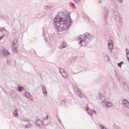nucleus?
Listing matches in <instances>:
<instances>
[{
  "label": "nucleus",
  "mask_w": 129,
  "mask_h": 129,
  "mask_svg": "<svg viewBox=\"0 0 129 129\" xmlns=\"http://www.w3.org/2000/svg\"><path fill=\"white\" fill-rule=\"evenodd\" d=\"M114 18L115 20L117 21L118 26H119V27H121V25L122 24V19L121 18V17H120V15L118 12H114Z\"/></svg>",
  "instance_id": "3"
},
{
  "label": "nucleus",
  "mask_w": 129,
  "mask_h": 129,
  "mask_svg": "<svg viewBox=\"0 0 129 129\" xmlns=\"http://www.w3.org/2000/svg\"><path fill=\"white\" fill-rule=\"evenodd\" d=\"M122 64H123V61H121L117 63L118 67H121Z\"/></svg>",
  "instance_id": "27"
},
{
  "label": "nucleus",
  "mask_w": 129,
  "mask_h": 129,
  "mask_svg": "<svg viewBox=\"0 0 129 129\" xmlns=\"http://www.w3.org/2000/svg\"><path fill=\"white\" fill-rule=\"evenodd\" d=\"M59 72L61 74H62V72L63 73H65V70H64V69L62 68H59Z\"/></svg>",
  "instance_id": "25"
},
{
  "label": "nucleus",
  "mask_w": 129,
  "mask_h": 129,
  "mask_svg": "<svg viewBox=\"0 0 129 129\" xmlns=\"http://www.w3.org/2000/svg\"><path fill=\"white\" fill-rule=\"evenodd\" d=\"M118 3H119L120 4H122V2H123V0H117Z\"/></svg>",
  "instance_id": "31"
},
{
  "label": "nucleus",
  "mask_w": 129,
  "mask_h": 129,
  "mask_svg": "<svg viewBox=\"0 0 129 129\" xmlns=\"http://www.w3.org/2000/svg\"><path fill=\"white\" fill-rule=\"evenodd\" d=\"M11 94H13V93H16V91H11L10 92Z\"/></svg>",
  "instance_id": "35"
},
{
  "label": "nucleus",
  "mask_w": 129,
  "mask_h": 129,
  "mask_svg": "<svg viewBox=\"0 0 129 129\" xmlns=\"http://www.w3.org/2000/svg\"><path fill=\"white\" fill-rule=\"evenodd\" d=\"M99 127L100 129H106V127H105L104 126L102 125H100L99 126Z\"/></svg>",
  "instance_id": "29"
},
{
  "label": "nucleus",
  "mask_w": 129,
  "mask_h": 129,
  "mask_svg": "<svg viewBox=\"0 0 129 129\" xmlns=\"http://www.w3.org/2000/svg\"><path fill=\"white\" fill-rule=\"evenodd\" d=\"M15 112H18V109H15Z\"/></svg>",
  "instance_id": "40"
},
{
  "label": "nucleus",
  "mask_w": 129,
  "mask_h": 129,
  "mask_svg": "<svg viewBox=\"0 0 129 129\" xmlns=\"http://www.w3.org/2000/svg\"><path fill=\"white\" fill-rule=\"evenodd\" d=\"M2 52L4 56H9L11 54V53H10V52H9L8 49L6 48H3L2 50Z\"/></svg>",
  "instance_id": "14"
},
{
  "label": "nucleus",
  "mask_w": 129,
  "mask_h": 129,
  "mask_svg": "<svg viewBox=\"0 0 129 129\" xmlns=\"http://www.w3.org/2000/svg\"><path fill=\"white\" fill-rule=\"evenodd\" d=\"M17 91H18L19 92H22V91H25V88L21 86H18Z\"/></svg>",
  "instance_id": "18"
},
{
  "label": "nucleus",
  "mask_w": 129,
  "mask_h": 129,
  "mask_svg": "<svg viewBox=\"0 0 129 129\" xmlns=\"http://www.w3.org/2000/svg\"><path fill=\"white\" fill-rule=\"evenodd\" d=\"M25 96L27 98V99H30V100L33 101V96L28 92H25Z\"/></svg>",
  "instance_id": "13"
},
{
  "label": "nucleus",
  "mask_w": 129,
  "mask_h": 129,
  "mask_svg": "<svg viewBox=\"0 0 129 129\" xmlns=\"http://www.w3.org/2000/svg\"><path fill=\"white\" fill-rule=\"evenodd\" d=\"M42 123V120L41 119H37L35 122L36 126H40Z\"/></svg>",
  "instance_id": "17"
},
{
  "label": "nucleus",
  "mask_w": 129,
  "mask_h": 129,
  "mask_svg": "<svg viewBox=\"0 0 129 129\" xmlns=\"http://www.w3.org/2000/svg\"><path fill=\"white\" fill-rule=\"evenodd\" d=\"M42 91L44 94V96H47V90H46V87L43 86L42 87Z\"/></svg>",
  "instance_id": "19"
},
{
  "label": "nucleus",
  "mask_w": 129,
  "mask_h": 129,
  "mask_svg": "<svg viewBox=\"0 0 129 129\" xmlns=\"http://www.w3.org/2000/svg\"><path fill=\"white\" fill-rule=\"evenodd\" d=\"M103 57L106 61H107V62H109V57L107 56V54H106V53L103 54Z\"/></svg>",
  "instance_id": "20"
},
{
  "label": "nucleus",
  "mask_w": 129,
  "mask_h": 129,
  "mask_svg": "<svg viewBox=\"0 0 129 129\" xmlns=\"http://www.w3.org/2000/svg\"><path fill=\"white\" fill-rule=\"evenodd\" d=\"M122 105L124 107L129 108V102L126 99H123L122 101Z\"/></svg>",
  "instance_id": "11"
},
{
  "label": "nucleus",
  "mask_w": 129,
  "mask_h": 129,
  "mask_svg": "<svg viewBox=\"0 0 129 129\" xmlns=\"http://www.w3.org/2000/svg\"><path fill=\"white\" fill-rule=\"evenodd\" d=\"M72 7H73L74 9H75V4H74V3H72Z\"/></svg>",
  "instance_id": "34"
},
{
  "label": "nucleus",
  "mask_w": 129,
  "mask_h": 129,
  "mask_svg": "<svg viewBox=\"0 0 129 129\" xmlns=\"http://www.w3.org/2000/svg\"><path fill=\"white\" fill-rule=\"evenodd\" d=\"M23 121H26L27 122H29V119H26V120H25V119H22Z\"/></svg>",
  "instance_id": "36"
},
{
  "label": "nucleus",
  "mask_w": 129,
  "mask_h": 129,
  "mask_svg": "<svg viewBox=\"0 0 129 129\" xmlns=\"http://www.w3.org/2000/svg\"><path fill=\"white\" fill-rule=\"evenodd\" d=\"M75 3H76V4H79V3H80V2H81V0H74Z\"/></svg>",
  "instance_id": "30"
},
{
  "label": "nucleus",
  "mask_w": 129,
  "mask_h": 129,
  "mask_svg": "<svg viewBox=\"0 0 129 129\" xmlns=\"http://www.w3.org/2000/svg\"><path fill=\"white\" fill-rule=\"evenodd\" d=\"M108 47L110 49V52H112V49H113V42L112 40L108 41Z\"/></svg>",
  "instance_id": "10"
},
{
  "label": "nucleus",
  "mask_w": 129,
  "mask_h": 129,
  "mask_svg": "<svg viewBox=\"0 0 129 129\" xmlns=\"http://www.w3.org/2000/svg\"><path fill=\"white\" fill-rule=\"evenodd\" d=\"M76 61V59L74 58V59H72L71 62H72V63H74V62H75Z\"/></svg>",
  "instance_id": "33"
},
{
  "label": "nucleus",
  "mask_w": 129,
  "mask_h": 129,
  "mask_svg": "<svg viewBox=\"0 0 129 129\" xmlns=\"http://www.w3.org/2000/svg\"><path fill=\"white\" fill-rule=\"evenodd\" d=\"M99 95H100V98L101 100H102V102L103 103L105 102V101H104V100H105V97L104 96H102L101 95H100V94H99Z\"/></svg>",
  "instance_id": "22"
},
{
  "label": "nucleus",
  "mask_w": 129,
  "mask_h": 129,
  "mask_svg": "<svg viewBox=\"0 0 129 129\" xmlns=\"http://www.w3.org/2000/svg\"><path fill=\"white\" fill-rule=\"evenodd\" d=\"M0 32H1V33H4V32H7V30L4 27H1Z\"/></svg>",
  "instance_id": "23"
},
{
  "label": "nucleus",
  "mask_w": 129,
  "mask_h": 129,
  "mask_svg": "<svg viewBox=\"0 0 129 129\" xmlns=\"http://www.w3.org/2000/svg\"><path fill=\"white\" fill-rule=\"evenodd\" d=\"M15 115H16V116H18V115H19V113L15 112Z\"/></svg>",
  "instance_id": "38"
},
{
  "label": "nucleus",
  "mask_w": 129,
  "mask_h": 129,
  "mask_svg": "<svg viewBox=\"0 0 129 129\" xmlns=\"http://www.w3.org/2000/svg\"><path fill=\"white\" fill-rule=\"evenodd\" d=\"M85 110H87L88 114H90L91 116H92L93 113H94V114H96V111H95V110L93 109L90 110L88 107H86Z\"/></svg>",
  "instance_id": "9"
},
{
  "label": "nucleus",
  "mask_w": 129,
  "mask_h": 129,
  "mask_svg": "<svg viewBox=\"0 0 129 129\" xmlns=\"http://www.w3.org/2000/svg\"><path fill=\"white\" fill-rule=\"evenodd\" d=\"M119 81L120 85H122L123 87H125V91H129V88L127 86V84L126 83V80L122 77H120L119 78Z\"/></svg>",
  "instance_id": "5"
},
{
  "label": "nucleus",
  "mask_w": 129,
  "mask_h": 129,
  "mask_svg": "<svg viewBox=\"0 0 129 129\" xmlns=\"http://www.w3.org/2000/svg\"><path fill=\"white\" fill-rule=\"evenodd\" d=\"M53 24L55 30H57L58 32H63L69 29L73 24V20L69 13L67 11H62L54 18Z\"/></svg>",
  "instance_id": "1"
},
{
  "label": "nucleus",
  "mask_w": 129,
  "mask_h": 129,
  "mask_svg": "<svg viewBox=\"0 0 129 129\" xmlns=\"http://www.w3.org/2000/svg\"><path fill=\"white\" fill-rule=\"evenodd\" d=\"M104 107H112V103L108 101H105L103 103Z\"/></svg>",
  "instance_id": "12"
},
{
  "label": "nucleus",
  "mask_w": 129,
  "mask_h": 129,
  "mask_svg": "<svg viewBox=\"0 0 129 129\" xmlns=\"http://www.w3.org/2000/svg\"><path fill=\"white\" fill-rule=\"evenodd\" d=\"M32 124L30 123H29L28 124H26L25 127L27 128H29V127H32Z\"/></svg>",
  "instance_id": "26"
},
{
  "label": "nucleus",
  "mask_w": 129,
  "mask_h": 129,
  "mask_svg": "<svg viewBox=\"0 0 129 129\" xmlns=\"http://www.w3.org/2000/svg\"><path fill=\"white\" fill-rule=\"evenodd\" d=\"M7 63H9V60H7Z\"/></svg>",
  "instance_id": "42"
},
{
  "label": "nucleus",
  "mask_w": 129,
  "mask_h": 129,
  "mask_svg": "<svg viewBox=\"0 0 129 129\" xmlns=\"http://www.w3.org/2000/svg\"><path fill=\"white\" fill-rule=\"evenodd\" d=\"M73 88L75 92H76V93L78 94V96H79V97H82V93H81V91L78 90V88H77L76 85H74Z\"/></svg>",
  "instance_id": "8"
},
{
  "label": "nucleus",
  "mask_w": 129,
  "mask_h": 129,
  "mask_svg": "<svg viewBox=\"0 0 129 129\" xmlns=\"http://www.w3.org/2000/svg\"><path fill=\"white\" fill-rule=\"evenodd\" d=\"M61 104H64V105H66V100H63L62 101H61Z\"/></svg>",
  "instance_id": "28"
},
{
  "label": "nucleus",
  "mask_w": 129,
  "mask_h": 129,
  "mask_svg": "<svg viewBox=\"0 0 129 129\" xmlns=\"http://www.w3.org/2000/svg\"><path fill=\"white\" fill-rule=\"evenodd\" d=\"M94 39V35L89 33H85L84 35H82L79 37V44L82 46H86L91 41Z\"/></svg>",
  "instance_id": "2"
},
{
  "label": "nucleus",
  "mask_w": 129,
  "mask_h": 129,
  "mask_svg": "<svg viewBox=\"0 0 129 129\" xmlns=\"http://www.w3.org/2000/svg\"><path fill=\"white\" fill-rule=\"evenodd\" d=\"M12 45L13 47L14 52L17 54L19 53V48H18V39L15 38L12 42Z\"/></svg>",
  "instance_id": "6"
},
{
  "label": "nucleus",
  "mask_w": 129,
  "mask_h": 129,
  "mask_svg": "<svg viewBox=\"0 0 129 129\" xmlns=\"http://www.w3.org/2000/svg\"><path fill=\"white\" fill-rule=\"evenodd\" d=\"M12 97H13V98H14V96H13L12 95H11Z\"/></svg>",
  "instance_id": "41"
},
{
  "label": "nucleus",
  "mask_w": 129,
  "mask_h": 129,
  "mask_svg": "<svg viewBox=\"0 0 129 129\" xmlns=\"http://www.w3.org/2000/svg\"><path fill=\"white\" fill-rule=\"evenodd\" d=\"M50 6H45V10H49L50 9Z\"/></svg>",
  "instance_id": "32"
},
{
  "label": "nucleus",
  "mask_w": 129,
  "mask_h": 129,
  "mask_svg": "<svg viewBox=\"0 0 129 129\" xmlns=\"http://www.w3.org/2000/svg\"><path fill=\"white\" fill-rule=\"evenodd\" d=\"M104 20H105V23L104 24L106 26L108 25V18L109 17V12H108V10L105 9L104 11Z\"/></svg>",
  "instance_id": "7"
},
{
  "label": "nucleus",
  "mask_w": 129,
  "mask_h": 129,
  "mask_svg": "<svg viewBox=\"0 0 129 129\" xmlns=\"http://www.w3.org/2000/svg\"><path fill=\"white\" fill-rule=\"evenodd\" d=\"M98 3L99 4H101V0H99Z\"/></svg>",
  "instance_id": "39"
},
{
  "label": "nucleus",
  "mask_w": 129,
  "mask_h": 129,
  "mask_svg": "<svg viewBox=\"0 0 129 129\" xmlns=\"http://www.w3.org/2000/svg\"><path fill=\"white\" fill-rule=\"evenodd\" d=\"M68 47V44L66 43V42L63 41L61 45L59 46V49H64V48H66Z\"/></svg>",
  "instance_id": "16"
},
{
  "label": "nucleus",
  "mask_w": 129,
  "mask_h": 129,
  "mask_svg": "<svg viewBox=\"0 0 129 129\" xmlns=\"http://www.w3.org/2000/svg\"><path fill=\"white\" fill-rule=\"evenodd\" d=\"M119 81L120 85H122L123 87H125V91H129V88L127 86V84L126 83V80L122 77H120L119 78Z\"/></svg>",
  "instance_id": "4"
},
{
  "label": "nucleus",
  "mask_w": 129,
  "mask_h": 129,
  "mask_svg": "<svg viewBox=\"0 0 129 129\" xmlns=\"http://www.w3.org/2000/svg\"><path fill=\"white\" fill-rule=\"evenodd\" d=\"M43 122L44 125H48L49 124L50 122L48 120V115L43 119Z\"/></svg>",
  "instance_id": "15"
},
{
  "label": "nucleus",
  "mask_w": 129,
  "mask_h": 129,
  "mask_svg": "<svg viewBox=\"0 0 129 129\" xmlns=\"http://www.w3.org/2000/svg\"><path fill=\"white\" fill-rule=\"evenodd\" d=\"M125 52H126V57L127 58V59L129 61V50H128V49L126 48Z\"/></svg>",
  "instance_id": "21"
},
{
  "label": "nucleus",
  "mask_w": 129,
  "mask_h": 129,
  "mask_svg": "<svg viewBox=\"0 0 129 129\" xmlns=\"http://www.w3.org/2000/svg\"><path fill=\"white\" fill-rule=\"evenodd\" d=\"M5 37V35H2V36L0 37V40H2V39H3V38H4Z\"/></svg>",
  "instance_id": "37"
},
{
  "label": "nucleus",
  "mask_w": 129,
  "mask_h": 129,
  "mask_svg": "<svg viewBox=\"0 0 129 129\" xmlns=\"http://www.w3.org/2000/svg\"><path fill=\"white\" fill-rule=\"evenodd\" d=\"M63 73V74H61L62 77H63V78H67V73L64 72V73Z\"/></svg>",
  "instance_id": "24"
}]
</instances>
